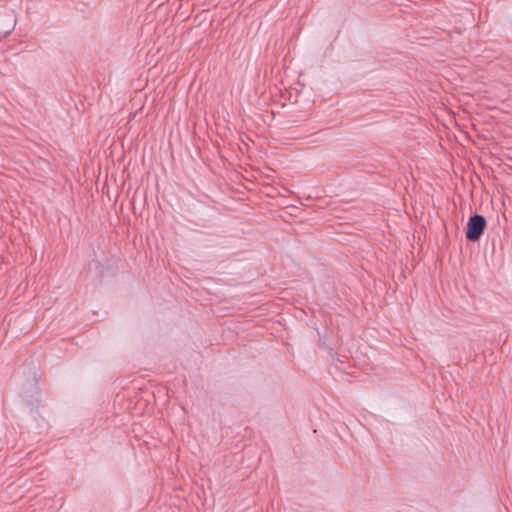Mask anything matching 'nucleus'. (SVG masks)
I'll use <instances>...</instances> for the list:
<instances>
[{
	"instance_id": "f257e3e1",
	"label": "nucleus",
	"mask_w": 512,
	"mask_h": 512,
	"mask_svg": "<svg viewBox=\"0 0 512 512\" xmlns=\"http://www.w3.org/2000/svg\"><path fill=\"white\" fill-rule=\"evenodd\" d=\"M486 228V219L484 216L472 215L467 223L466 239L471 242H477Z\"/></svg>"
},
{
	"instance_id": "f03ea898",
	"label": "nucleus",
	"mask_w": 512,
	"mask_h": 512,
	"mask_svg": "<svg viewBox=\"0 0 512 512\" xmlns=\"http://www.w3.org/2000/svg\"><path fill=\"white\" fill-rule=\"evenodd\" d=\"M14 29V24L13 23H9V25L6 27V28H1L0 27V35H9Z\"/></svg>"
}]
</instances>
